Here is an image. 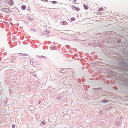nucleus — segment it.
Returning <instances> with one entry per match:
<instances>
[{
  "label": "nucleus",
  "mask_w": 128,
  "mask_h": 128,
  "mask_svg": "<svg viewBox=\"0 0 128 128\" xmlns=\"http://www.w3.org/2000/svg\"><path fill=\"white\" fill-rule=\"evenodd\" d=\"M30 63L32 65L35 66L36 65V62L34 60L32 59L30 61Z\"/></svg>",
  "instance_id": "obj_1"
},
{
  "label": "nucleus",
  "mask_w": 128,
  "mask_h": 128,
  "mask_svg": "<svg viewBox=\"0 0 128 128\" xmlns=\"http://www.w3.org/2000/svg\"><path fill=\"white\" fill-rule=\"evenodd\" d=\"M3 11L6 12H7L9 13L10 12V10L8 8H5L3 10Z\"/></svg>",
  "instance_id": "obj_2"
},
{
  "label": "nucleus",
  "mask_w": 128,
  "mask_h": 128,
  "mask_svg": "<svg viewBox=\"0 0 128 128\" xmlns=\"http://www.w3.org/2000/svg\"><path fill=\"white\" fill-rule=\"evenodd\" d=\"M84 8L86 10H88V6L84 4Z\"/></svg>",
  "instance_id": "obj_3"
},
{
  "label": "nucleus",
  "mask_w": 128,
  "mask_h": 128,
  "mask_svg": "<svg viewBox=\"0 0 128 128\" xmlns=\"http://www.w3.org/2000/svg\"><path fill=\"white\" fill-rule=\"evenodd\" d=\"M26 6L24 5L22 6V8L23 10H25L26 9Z\"/></svg>",
  "instance_id": "obj_4"
},
{
  "label": "nucleus",
  "mask_w": 128,
  "mask_h": 128,
  "mask_svg": "<svg viewBox=\"0 0 128 128\" xmlns=\"http://www.w3.org/2000/svg\"><path fill=\"white\" fill-rule=\"evenodd\" d=\"M62 24L66 25L68 23L66 21H64L62 22Z\"/></svg>",
  "instance_id": "obj_5"
},
{
  "label": "nucleus",
  "mask_w": 128,
  "mask_h": 128,
  "mask_svg": "<svg viewBox=\"0 0 128 128\" xmlns=\"http://www.w3.org/2000/svg\"><path fill=\"white\" fill-rule=\"evenodd\" d=\"M104 10V8H100L98 10V11H103Z\"/></svg>",
  "instance_id": "obj_6"
},
{
  "label": "nucleus",
  "mask_w": 128,
  "mask_h": 128,
  "mask_svg": "<svg viewBox=\"0 0 128 128\" xmlns=\"http://www.w3.org/2000/svg\"><path fill=\"white\" fill-rule=\"evenodd\" d=\"M46 124V123L45 122H42L41 123L40 125L41 126H43V125H44V124Z\"/></svg>",
  "instance_id": "obj_7"
},
{
  "label": "nucleus",
  "mask_w": 128,
  "mask_h": 128,
  "mask_svg": "<svg viewBox=\"0 0 128 128\" xmlns=\"http://www.w3.org/2000/svg\"><path fill=\"white\" fill-rule=\"evenodd\" d=\"M72 10H76V7L74 6H72Z\"/></svg>",
  "instance_id": "obj_8"
},
{
  "label": "nucleus",
  "mask_w": 128,
  "mask_h": 128,
  "mask_svg": "<svg viewBox=\"0 0 128 128\" xmlns=\"http://www.w3.org/2000/svg\"><path fill=\"white\" fill-rule=\"evenodd\" d=\"M108 102V101L106 100H103L102 101V102L103 103Z\"/></svg>",
  "instance_id": "obj_9"
},
{
  "label": "nucleus",
  "mask_w": 128,
  "mask_h": 128,
  "mask_svg": "<svg viewBox=\"0 0 128 128\" xmlns=\"http://www.w3.org/2000/svg\"><path fill=\"white\" fill-rule=\"evenodd\" d=\"M56 46H54L52 48V50H56Z\"/></svg>",
  "instance_id": "obj_10"
},
{
  "label": "nucleus",
  "mask_w": 128,
  "mask_h": 128,
  "mask_svg": "<svg viewBox=\"0 0 128 128\" xmlns=\"http://www.w3.org/2000/svg\"><path fill=\"white\" fill-rule=\"evenodd\" d=\"M76 11H78L80 10V9L79 8H76V9L75 10Z\"/></svg>",
  "instance_id": "obj_11"
},
{
  "label": "nucleus",
  "mask_w": 128,
  "mask_h": 128,
  "mask_svg": "<svg viewBox=\"0 0 128 128\" xmlns=\"http://www.w3.org/2000/svg\"><path fill=\"white\" fill-rule=\"evenodd\" d=\"M71 20L72 21H74L75 20V19L74 18H71Z\"/></svg>",
  "instance_id": "obj_12"
},
{
  "label": "nucleus",
  "mask_w": 128,
  "mask_h": 128,
  "mask_svg": "<svg viewBox=\"0 0 128 128\" xmlns=\"http://www.w3.org/2000/svg\"><path fill=\"white\" fill-rule=\"evenodd\" d=\"M52 3L53 4H56L57 3V2L55 1H53L52 2Z\"/></svg>",
  "instance_id": "obj_13"
},
{
  "label": "nucleus",
  "mask_w": 128,
  "mask_h": 128,
  "mask_svg": "<svg viewBox=\"0 0 128 128\" xmlns=\"http://www.w3.org/2000/svg\"><path fill=\"white\" fill-rule=\"evenodd\" d=\"M16 125L15 124H13L12 126V127L13 128H14L15 127Z\"/></svg>",
  "instance_id": "obj_14"
},
{
  "label": "nucleus",
  "mask_w": 128,
  "mask_h": 128,
  "mask_svg": "<svg viewBox=\"0 0 128 128\" xmlns=\"http://www.w3.org/2000/svg\"><path fill=\"white\" fill-rule=\"evenodd\" d=\"M42 1H46L47 2H48V0H42Z\"/></svg>",
  "instance_id": "obj_15"
},
{
  "label": "nucleus",
  "mask_w": 128,
  "mask_h": 128,
  "mask_svg": "<svg viewBox=\"0 0 128 128\" xmlns=\"http://www.w3.org/2000/svg\"><path fill=\"white\" fill-rule=\"evenodd\" d=\"M11 2H12V5L13 4V2L12 1Z\"/></svg>",
  "instance_id": "obj_16"
},
{
  "label": "nucleus",
  "mask_w": 128,
  "mask_h": 128,
  "mask_svg": "<svg viewBox=\"0 0 128 128\" xmlns=\"http://www.w3.org/2000/svg\"><path fill=\"white\" fill-rule=\"evenodd\" d=\"M76 2V0H74V1H73V2Z\"/></svg>",
  "instance_id": "obj_17"
}]
</instances>
